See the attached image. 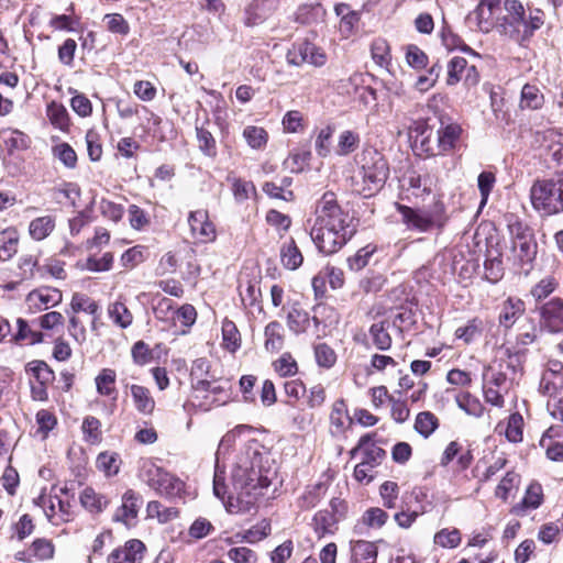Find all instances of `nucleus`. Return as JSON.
Instances as JSON below:
<instances>
[{
	"label": "nucleus",
	"mask_w": 563,
	"mask_h": 563,
	"mask_svg": "<svg viewBox=\"0 0 563 563\" xmlns=\"http://www.w3.org/2000/svg\"><path fill=\"white\" fill-rule=\"evenodd\" d=\"M280 0H252L245 10V24L249 26L263 23L279 8Z\"/></svg>",
	"instance_id": "6ab92c4d"
},
{
	"label": "nucleus",
	"mask_w": 563,
	"mask_h": 563,
	"mask_svg": "<svg viewBox=\"0 0 563 563\" xmlns=\"http://www.w3.org/2000/svg\"><path fill=\"white\" fill-rule=\"evenodd\" d=\"M194 389L197 391H208L216 396H223L217 398L218 401L225 404L229 398L228 394V382H218V380H208V379H199L194 383Z\"/></svg>",
	"instance_id": "37998d69"
},
{
	"label": "nucleus",
	"mask_w": 563,
	"mask_h": 563,
	"mask_svg": "<svg viewBox=\"0 0 563 563\" xmlns=\"http://www.w3.org/2000/svg\"><path fill=\"white\" fill-rule=\"evenodd\" d=\"M333 133L334 128L332 125H327L318 132L314 147L319 156L327 157L330 154Z\"/></svg>",
	"instance_id": "69168bd1"
},
{
	"label": "nucleus",
	"mask_w": 563,
	"mask_h": 563,
	"mask_svg": "<svg viewBox=\"0 0 563 563\" xmlns=\"http://www.w3.org/2000/svg\"><path fill=\"white\" fill-rule=\"evenodd\" d=\"M262 455L243 456L232 470L231 481L238 503L236 511H250L271 485L268 472L261 468Z\"/></svg>",
	"instance_id": "f257e3e1"
},
{
	"label": "nucleus",
	"mask_w": 563,
	"mask_h": 563,
	"mask_svg": "<svg viewBox=\"0 0 563 563\" xmlns=\"http://www.w3.org/2000/svg\"><path fill=\"white\" fill-rule=\"evenodd\" d=\"M352 563H376L378 548L376 543L366 540H357L352 543Z\"/></svg>",
	"instance_id": "a878e982"
},
{
	"label": "nucleus",
	"mask_w": 563,
	"mask_h": 563,
	"mask_svg": "<svg viewBox=\"0 0 563 563\" xmlns=\"http://www.w3.org/2000/svg\"><path fill=\"white\" fill-rule=\"evenodd\" d=\"M63 300V294L59 289L44 286L30 291L25 302L31 312L47 310L59 305Z\"/></svg>",
	"instance_id": "f8f14e48"
},
{
	"label": "nucleus",
	"mask_w": 563,
	"mask_h": 563,
	"mask_svg": "<svg viewBox=\"0 0 563 563\" xmlns=\"http://www.w3.org/2000/svg\"><path fill=\"white\" fill-rule=\"evenodd\" d=\"M538 252L536 238L512 242L508 260L521 273L528 274L532 267Z\"/></svg>",
	"instance_id": "9d476101"
},
{
	"label": "nucleus",
	"mask_w": 563,
	"mask_h": 563,
	"mask_svg": "<svg viewBox=\"0 0 563 563\" xmlns=\"http://www.w3.org/2000/svg\"><path fill=\"white\" fill-rule=\"evenodd\" d=\"M25 373L29 376V383L49 385L55 378L53 369L40 360L29 362L25 365Z\"/></svg>",
	"instance_id": "bb28decb"
},
{
	"label": "nucleus",
	"mask_w": 563,
	"mask_h": 563,
	"mask_svg": "<svg viewBox=\"0 0 563 563\" xmlns=\"http://www.w3.org/2000/svg\"><path fill=\"white\" fill-rule=\"evenodd\" d=\"M131 396L136 410L143 415H151L155 408V400L150 390L141 385H131Z\"/></svg>",
	"instance_id": "c756f323"
},
{
	"label": "nucleus",
	"mask_w": 563,
	"mask_h": 563,
	"mask_svg": "<svg viewBox=\"0 0 563 563\" xmlns=\"http://www.w3.org/2000/svg\"><path fill=\"white\" fill-rule=\"evenodd\" d=\"M314 220L327 227L345 231L347 233H356V223L350 213L342 209L339 205L336 196L332 191H327L317 201L314 210Z\"/></svg>",
	"instance_id": "0eeeda50"
},
{
	"label": "nucleus",
	"mask_w": 563,
	"mask_h": 563,
	"mask_svg": "<svg viewBox=\"0 0 563 563\" xmlns=\"http://www.w3.org/2000/svg\"><path fill=\"white\" fill-rule=\"evenodd\" d=\"M325 487L322 483L308 486L302 495L298 498L300 509L308 510L313 508L324 495Z\"/></svg>",
	"instance_id": "c03bdc74"
},
{
	"label": "nucleus",
	"mask_w": 563,
	"mask_h": 563,
	"mask_svg": "<svg viewBox=\"0 0 563 563\" xmlns=\"http://www.w3.org/2000/svg\"><path fill=\"white\" fill-rule=\"evenodd\" d=\"M273 368L280 377H291L298 373V364L290 353H284L274 361Z\"/></svg>",
	"instance_id": "4d7b16f0"
},
{
	"label": "nucleus",
	"mask_w": 563,
	"mask_h": 563,
	"mask_svg": "<svg viewBox=\"0 0 563 563\" xmlns=\"http://www.w3.org/2000/svg\"><path fill=\"white\" fill-rule=\"evenodd\" d=\"M287 324L294 333H303L310 325L309 313L294 306L287 314Z\"/></svg>",
	"instance_id": "ea45409f"
},
{
	"label": "nucleus",
	"mask_w": 563,
	"mask_h": 563,
	"mask_svg": "<svg viewBox=\"0 0 563 563\" xmlns=\"http://www.w3.org/2000/svg\"><path fill=\"white\" fill-rule=\"evenodd\" d=\"M388 322L379 321L369 327L368 333L373 345L379 351H388L391 347L393 339L388 332Z\"/></svg>",
	"instance_id": "7c9ffc66"
},
{
	"label": "nucleus",
	"mask_w": 563,
	"mask_h": 563,
	"mask_svg": "<svg viewBox=\"0 0 563 563\" xmlns=\"http://www.w3.org/2000/svg\"><path fill=\"white\" fill-rule=\"evenodd\" d=\"M533 209L545 216L563 212V173L551 179H538L530 188Z\"/></svg>",
	"instance_id": "423d86ee"
},
{
	"label": "nucleus",
	"mask_w": 563,
	"mask_h": 563,
	"mask_svg": "<svg viewBox=\"0 0 563 563\" xmlns=\"http://www.w3.org/2000/svg\"><path fill=\"white\" fill-rule=\"evenodd\" d=\"M146 511L148 517L157 518L162 523L168 522L178 517V510L175 507H165L157 500H152L147 504Z\"/></svg>",
	"instance_id": "603ef678"
},
{
	"label": "nucleus",
	"mask_w": 563,
	"mask_h": 563,
	"mask_svg": "<svg viewBox=\"0 0 563 563\" xmlns=\"http://www.w3.org/2000/svg\"><path fill=\"white\" fill-rule=\"evenodd\" d=\"M70 307L75 313L82 311L96 317L99 312L98 302L81 292H75L73 295Z\"/></svg>",
	"instance_id": "5fc2aeb1"
},
{
	"label": "nucleus",
	"mask_w": 563,
	"mask_h": 563,
	"mask_svg": "<svg viewBox=\"0 0 563 563\" xmlns=\"http://www.w3.org/2000/svg\"><path fill=\"white\" fill-rule=\"evenodd\" d=\"M461 532L459 529H441L434 534L433 541L437 545L446 549H454L461 543Z\"/></svg>",
	"instance_id": "bf43d9fd"
},
{
	"label": "nucleus",
	"mask_w": 563,
	"mask_h": 563,
	"mask_svg": "<svg viewBox=\"0 0 563 563\" xmlns=\"http://www.w3.org/2000/svg\"><path fill=\"white\" fill-rule=\"evenodd\" d=\"M522 351L504 350L506 360H501L498 366H489L483 374V394L485 401L494 407L503 408L505 396L511 388L514 380L522 372Z\"/></svg>",
	"instance_id": "f03ea898"
},
{
	"label": "nucleus",
	"mask_w": 563,
	"mask_h": 563,
	"mask_svg": "<svg viewBox=\"0 0 563 563\" xmlns=\"http://www.w3.org/2000/svg\"><path fill=\"white\" fill-rule=\"evenodd\" d=\"M563 364L559 361H550L548 368L542 374L539 389L541 393L563 390Z\"/></svg>",
	"instance_id": "b1692460"
},
{
	"label": "nucleus",
	"mask_w": 563,
	"mask_h": 563,
	"mask_svg": "<svg viewBox=\"0 0 563 563\" xmlns=\"http://www.w3.org/2000/svg\"><path fill=\"white\" fill-rule=\"evenodd\" d=\"M462 134V128L456 122L441 121V126L437 131L435 135L438 139L437 147L441 150L442 154L450 152L455 148Z\"/></svg>",
	"instance_id": "4be33fe9"
},
{
	"label": "nucleus",
	"mask_w": 563,
	"mask_h": 563,
	"mask_svg": "<svg viewBox=\"0 0 563 563\" xmlns=\"http://www.w3.org/2000/svg\"><path fill=\"white\" fill-rule=\"evenodd\" d=\"M80 503L88 511L100 514L108 506L109 500L91 487H86L80 494Z\"/></svg>",
	"instance_id": "f704fd0d"
},
{
	"label": "nucleus",
	"mask_w": 563,
	"mask_h": 563,
	"mask_svg": "<svg viewBox=\"0 0 563 563\" xmlns=\"http://www.w3.org/2000/svg\"><path fill=\"white\" fill-rule=\"evenodd\" d=\"M329 432L333 438H342L353 424V418L350 417L347 405L344 399H336L329 413Z\"/></svg>",
	"instance_id": "dca6fc26"
},
{
	"label": "nucleus",
	"mask_w": 563,
	"mask_h": 563,
	"mask_svg": "<svg viewBox=\"0 0 563 563\" xmlns=\"http://www.w3.org/2000/svg\"><path fill=\"white\" fill-rule=\"evenodd\" d=\"M543 501L544 494L541 484L532 482L526 488L522 499L511 507L510 512L519 517H525L529 511L538 509Z\"/></svg>",
	"instance_id": "f3484780"
},
{
	"label": "nucleus",
	"mask_w": 563,
	"mask_h": 563,
	"mask_svg": "<svg viewBox=\"0 0 563 563\" xmlns=\"http://www.w3.org/2000/svg\"><path fill=\"white\" fill-rule=\"evenodd\" d=\"M117 374L112 368H102L95 378L97 393L101 396L117 398Z\"/></svg>",
	"instance_id": "2f4dec72"
},
{
	"label": "nucleus",
	"mask_w": 563,
	"mask_h": 563,
	"mask_svg": "<svg viewBox=\"0 0 563 563\" xmlns=\"http://www.w3.org/2000/svg\"><path fill=\"white\" fill-rule=\"evenodd\" d=\"M222 342L224 349L231 353L241 346V334L235 323L229 319H224L222 322Z\"/></svg>",
	"instance_id": "4c0bfd02"
},
{
	"label": "nucleus",
	"mask_w": 563,
	"mask_h": 563,
	"mask_svg": "<svg viewBox=\"0 0 563 563\" xmlns=\"http://www.w3.org/2000/svg\"><path fill=\"white\" fill-rule=\"evenodd\" d=\"M196 136L198 140V147L205 156L214 158L217 156V142L212 133L203 128L196 126Z\"/></svg>",
	"instance_id": "3c124183"
},
{
	"label": "nucleus",
	"mask_w": 563,
	"mask_h": 563,
	"mask_svg": "<svg viewBox=\"0 0 563 563\" xmlns=\"http://www.w3.org/2000/svg\"><path fill=\"white\" fill-rule=\"evenodd\" d=\"M360 141L361 140L358 133L352 130H344L338 137L335 153L339 156H346L358 147Z\"/></svg>",
	"instance_id": "a18cd8bd"
},
{
	"label": "nucleus",
	"mask_w": 563,
	"mask_h": 563,
	"mask_svg": "<svg viewBox=\"0 0 563 563\" xmlns=\"http://www.w3.org/2000/svg\"><path fill=\"white\" fill-rule=\"evenodd\" d=\"M264 347L269 353H276L284 346L285 334L282 323L278 321L269 322L264 330Z\"/></svg>",
	"instance_id": "cd10ccee"
},
{
	"label": "nucleus",
	"mask_w": 563,
	"mask_h": 563,
	"mask_svg": "<svg viewBox=\"0 0 563 563\" xmlns=\"http://www.w3.org/2000/svg\"><path fill=\"white\" fill-rule=\"evenodd\" d=\"M540 327L550 333L563 331V299L552 298L541 306Z\"/></svg>",
	"instance_id": "ddd939ff"
},
{
	"label": "nucleus",
	"mask_w": 563,
	"mask_h": 563,
	"mask_svg": "<svg viewBox=\"0 0 563 563\" xmlns=\"http://www.w3.org/2000/svg\"><path fill=\"white\" fill-rule=\"evenodd\" d=\"M152 489L161 496L174 499L181 496L185 489V484L174 474L164 471Z\"/></svg>",
	"instance_id": "5701e85b"
},
{
	"label": "nucleus",
	"mask_w": 563,
	"mask_h": 563,
	"mask_svg": "<svg viewBox=\"0 0 563 563\" xmlns=\"http://www.w3.org/2000/svg\"><path fill=\"white\" fill-rule=\"evenodd\" d=\"M499 4L500 0H481L475 10L468 14V22L476 25L481 32L488 33L495 25L494 15Z\"/></svg>",
	"instance_id": "4468645a"
},
{
	"label": "nucleus",
	"mask_w": 563,
	"mask_h": 563,
	"mask_svg": "<svg viewBox=\"0 0 563 563\" xmlns=\"http://www.w3.org/2000/svg\"><path fill=\"white\" fill-rule=\"evenodd\" d=\"M280 258L284 266L288 269H297L303 261V256L297 247L294 239L283 245L280 250Z\"/></svg>",
	"instance_id": "a19ab883"
},
{
	"label": "nucleus",
	"mask_w": 563,
	"mask_h": 563,
	"mask_svg": "<svg viewBox=\"0 0 563 563\" xmlns=\"http://www.w3.org/2000/svg\"><path fill=\"white\" fill-rule=\"evenodd\" d=\"M0 239V261H9L18 252V235L15 232L2 231Z\"/></svg>",
	"instance_id": "680f3d73"
},
{
	"label": "nucleus",
	"mask_w": 563,
	"mask_h": 563,
	"mask_svg": "<svg viewBox=\"0 0 563 563\" xmlns=\"http://www.w3.org/2000/svg\"><path fill=\"white\" fill-rule=\"evenodd\" d=\"M35 504L43 508L46 518L53 525H59L60 522L68 521L69 519L70 505L63 501L57 496L41 494L35 500Z\"/></svg>",
	"instance_id": "2eb2a0df"
},
{
	"label": "nucleus",
	"mask_w": 563,
	"mask_h": 563,
	"mask_svg": "<svg viewBox=\"0 0 563 563\" xmlns=\"http://www.w3.org/2000/svg\"><path fill=\"white\" fill-rule=\"evenodd\" d=\"M55 228V219L52 216L38 217L31 221L29 233L32 239L42 241L46 239Z\"/></svg>",
	"instance_id": "c9c22d12"
},
{
	"label": "nucleus",
	"mask_w": 563,
	"mask_h": 563,
	"mask_svg": "<svg viewBox=\"0 0 563 563\" xmlns=\"http://www.w3.org/2000/svg\"><path fill=\"white\" fill-rule=\"evenodd\" d=\"M108 313L113 323L121 329L129 328L133 322V314L123 302L111 303Z\"/></svg>",
	"instance_id": "58836bf2"
},
{
	"label": "nucleus",
	"mask_w": 563,
	"mask_h": 563,
	"mask_svg": "<svg viewBox=\"0 0 563 563\" xmlns=\"http://www.w3.org/2000/svg\"><path fill=\"white\" fill-rule=\"evenodd\" d=\"M523 418L519 412H514L509 416L506 427L501 423L497 426V430L505 433L508 441L518 443L522 441L523 432Z\"/></svg>",
	"instance_id": "72a5a7b5"
},
{
	"label": "nucleus",
	"mask_w": 563,
	"mask_h": 563,
	"mask_svg": "<svg viewBox=\"0 0 563 563\" xmlns=\"http://www.w3.org/2000/svg\"><path fill=\"white\" fill-rule=\"evenodd\" d=\"M526 312V303L518 297H508L500 307L498 316L499 325L505 330L514 327L517 320Z\"/></svg>",
	"instance_id": "aec40b11"
},
{
	"label": "nucleus",
	"mask_w": 563,
	"mask_h": 563,
	"mask_svg": "<svg viewBox=\"0 0 563 563\" xmlns=\"http://www.w3.org/2000/svg\"><path fill=\"white\" fill-rule=\"evenodd\" d=\"M47 117L55 128L62 131L68 129L69 117L66 108L63 104L57 103L55 101L51 102L47 106Z\"/></svg>",
	"instance_id": "864d4df0"
},
{
	"label": "nucleus",
	"mask_w": 563,
	"mask_h": 563,
	"mask_svg": "<svg viewBox=\"0 0 563 563\" xmlns=\"http://www.w3.org/2000/svg\"><path fill=\"white\" fill-rule=\"evenodd\" d=\"M371 54L373 60L379 67L388 69L391 62V55L389 44L386 40L380 37L375 38L371 45Z\"/></svg>",
	"instance_id": "79ce46f5"
},
{
	"label": "nucleus",
	"mask_w": 563,
	"mask_h": 563,
	"mask_svg": "<svg viewBox=\"0 0 563 563\" xmlns=\"http://www.w3.org/2000/svg\"><path fill=\"white\" fill-rule=\"evenodd\" d=\"M506 222L511 243L534 238L533 230L518 216L514 213L507 214Z\"/></svg>",
	"instance_id": "c85d7f7f"
},
{
	"label": "nucleus",
	"mask_w": 563,
	"mask_h": 563,
	"mask_svg": "<svg viewBox=\"0 0 563 563\" xmlns=\"http://www.w3.org/2000/svg\"><path fill=\"white\" fill-rule=\"evenodd\" d=\"M3 142L9 152L23 151L29 147L30 137L21 131L12 130L4 133Z\"/></svg>",
	"instance_id": "0e129e2a"
},
{
	"label": "nucleus",
	"mask_w": 563,
	"mask_h": 563,
	"mask_svg": "<svg viewBox=\"0 0 563 563\" xmlns=\"http://www.w3.org/2000/svg\"><path fill=\"white\" fill-rule=\"evenodd\" d=\"M240 297L244 308L257 305L261 298V288L258 283L249 280L245 286L240 285Z\"/></svg>",
	"instance_id": "e2e57ef3"
},
{
	"label": "nucleus",
	"mask_w": 563,
	"mask_h": 563,
	"mask_svg": "<svg viewBox=\"0 0 563 563\" xmlns=\"http://www.w3.org/2000/svg\"><path fill=\"white\" fill-rule=\"evenodd\" d=\"M544 104V96L536 85H523L520 93V108L539 110Z\"/></svg>",
	"instance_id": "473e14b6"
},
{
	"label": "nucleus",
	"mask_w": 563,
	"mask_h": 563,
	"mask_svg": "<svg viewBox=\"0 0 563 563\" xmlns=\"http://www.w3.org/2000/svg\"><path fill=\"white\" fill-rule=\"evenodd\" d=\"M353 235L352 233L334 229L333 227L329 228L316 220L310 229V236L314 245L320 253L325 255L336 253Z\"/></svg>",
	"instance_id": "6e6552de"
},
{
	"label": "nucleus",
	"mask_w": 563,
	"mask_h": 563,
	"mask_svg": "<svg viewBox=\"0 0 563 563\" xmlns=\"http://www.w3.org/2000/svg\"><path fill=\"white\" fill-rule=\"evenodd\" d=\"M287 64L290 66H301L309 64L314 67H321L327 63V55L320 47L310 42L294 44L286 54Z\"/></svg>",
	"instance_id": "1a4fd4ad"
},
{
	"label": "nucleus",
	"mask_w": 563,
	"mask_h": 563,
	"mask_svg": "<svg viewBox=\"0 0 563 563\" xmlns=\"http://www.w3.org/2000/svg\"><path fill=\"white\" fill-rule=\"evenodd\" d=\"M247 145L253 150H262L266 146L268 134L264 128L247 125L242 133Z\"/></svg>",
	"instance_id": "49530a36"
},
{
	"label": "nucleus",
	"mask_w": 563,
	"mask_h": 563,
	"mask_svg": "<svg viewBox=\"0 0 563 563\" xmlns=\"http://www.w3.org/2000/svg\"><path fill=\"white\" fill-rule=\"evenodd\" d=\"M456 404L468 416L479 418L483 416L485 407L478 398L470 393H463L456 396Z\"/></svg>",
	"instance_id": "09e8293b"
},
{
	"label": "nucleus",
	"mask_w": 563,
	"mask_h": 563,
	"mask_svg": "<svg viewBox=\"0 0 563 563\" xmlns=\"http://www.w3.org/2000/svg\"><path fill=\"white\" fill-rule=\"evenodd\" d=\"M545 450V455L554 462L563 461V427L551 426L543 433L539 442Z\"/></svg>",
	"instance_id": "a211bd4d"
},
{
	"label": "nucleus",
	"mask_w": 563,
	"mask_h": 563,
	"mask_svg": "<svg viewBox=\"0 0 563 563\" xmlns=\"http://www.w3.org/2000/svg\"><path fill=\"white\" fill-rule=\"evenodd\" d=\"M228 558L233 563H257L258 556L255 551L246 547H236L228 551Z\"/></svg>",
	"instance_id": "774afa93"
},
{
	"label": "nucleus",
	"mask_w": 563,
	"mask_h": 563,
	"mask_svg": "<svg viewBox=\"0 0 563 563\" xmlns=\"http://www.w3.org/2000/svg\"><path fill=\"white\" fill-rule=\"evenodd\" d=\"M388 175L389 167L384 156L376 150H365L362 153L358 172L361 184L356 183V190L364 197H369L384 186Z\"/></svg>",
	"instance_id": "39448f33"
},
{
	"label": "nucleus",
	"mask_w": 563,
	"mask_h": 563,
	"mask_svg": "<svg viewBox=\"0 0 563 563\" xmlns=\"http://www.w3.org/2000/svg\"><path fill=\"white\" fill-rule=\"evenodd\" d=\"M144 544L140 540L132 539L123 547L114 549L108 556V563H135L142 559Z\"/></svg>",
	"instance_id": "412c9836"
},
{
	"label": "nucleus",
	"mask_w": 563,
	"mask_h": 563,
	"mask_svg": "<svg viewBox=\"0 0 563 563\" xmlns=\"http://www.w3.org/2000/svg\"><path fill=\"white\" fill-rule=\"evenodd\" d=\"M439 427V419L430 411L419 412L415 421V430L423 438H429Z\"/></svg>",
	"instance_id": "de8ad7c7"
},
{
	"label": "nucleus",
	"mask_w": 563,
	"mask_h": 563,
	"mask_svg": "<svg viewBox=\"0 0 563 563\" xmlns=\"http://www.w3.org/2000/svg\"><path fill=\"white\" fill-rule=\"evenodd\" d=\"M505 14L499 23V31L506 37L518 44L530 41L536 31L545 21V13L539 8H525L519 0L504 1Z\"/></svg>",
	"instance_id": "7ed1b4c3"
},
{
	"label": "nucleus",
	"mask_w": 563,
	"mask_h": 563,
	"mask_svg": "<svg viewBox=\"0 0 563 563\" xmlns=\"http://www.w3.org/2000/svg\"><path fill=\"white\" fill-rule=\"evenodd\" d=\"M141 503V496L133 489H128L122 496V505L114 514L113 520L126 523L130 519L136 518Z\"/></svg>",
	"instance_id": "393cba45"
},
{
	"label": "nucleus",
	"mask_w": 563,
	"mask_h": 563,
	"mask_svg": "<svg viewBox=\"0 0 563 563\" xmlns=\"http://www.w3.org/2000/svg\"><path fill=\"white\" fill-rule=\"evenodd\" d=\"M396 209L401 216L402 223L408 230L421 233L443 230L448 222L445 207L438 201L428 208H411L401 203H396Z\"/></svg>",
	"instance_id": "20e7f679"
},
{
	"label": "nucleus",
	"mask_w": 563,
	"mask_h": 563,
	"mask_svg": "<svg viewBox=\"0 0 563 563\" xmlns=\"http://www.w3.org/2000/svg\"><path fill=\"white\" fill-rule=\"evenodd\" d=\"M96 464L107 476H113L119 473L120 459L117 453L102 452L97 456Z\"/></svg>",
	"instance_id": "13d9d810"
},
{
	"label": "nucleus",
	"mask_w": 563,
	"mask_h": 563,
	"mask_svg": "<svg viewBox=\"0 0 563 563\" xmlns=\"http://www.w3.org/2000/svg\"><path fill=\"white\" fill-rule=\"evenodd\" d=\"M18 331L13 335L15 342L26 341L29 344H37L43 341V334L38 331H34L29 325L27 321L19 318L16 320Z\"/></svg>",
	"instance_id": "6e6d98bb"
},
{
	"label": "nucleus",
	"mask_w": 563,
	"mask_h": 563,
	"mask_svg": "<svg viewBox=\"0 0 563 563\" xmlns=\"http://www.w3.org/2000/svg\"><path fill=\"white\" fill-rule=\"evenodd\" d=\"M188 224L192 238L200 243H209L216 240L217 232L214 224L209 220L207 210L199 209L190 211Z\"/></svg>",
	"instance_id": "9b49d317"
},
{
	"label": "nucleus",
	"mask_w": 563,
	"mask_h": 563,
	"mask_svg": "<svg viewBox=\"0 0 563 563\" xmlns=\"http://www.w3.org/2000/svg\"><path fill=\"white\" fill-rule=\"evenodd\" d=\"M313 528L319 537L333 533L338 519L333 511L328 509L319 510L313 517Z\"/></svg>",
	"instance_id": "e433bc0d"
},
{
	"label": "nucleus",
	"mask_w": 563,
	"mask_h": 563,
	"mask_svg": "<svg viewBox=\"0 0 563 563\" xmlns=\"http://www.w3.org/2000/svg\"><path fill=\"white\" fill-rule=\"evenodd\" d=\"M388 520V514L378 507L367 509L362 516V522L368 528L379 529Z\"/></svg>",
	"instance_id": "338daca9"
},
{
	"label": "nucleus",
	"mask_w": 563,
	"mask_h": 563,
	"mask_svg": "<svg viewBox=\"0 0 563 563\" xmlns=\"http://www.w3.org/2000/svg\"><path fill=\"white\" fill-rule=\"evenodd\" d=\"M165 470L153 463L151 460H144L139 471V477L146 485L153 488L156 484L157 478L162 475Z\"/></svg>",
	"instance_id": "052dcab7"
},
{
	"label": "nucleus",
	"mask_w": 563,
	"mask_h": 563,
	"mask_svg": "<svg viewBox=\"0 0 563 563\" xmlns=\"http://www.w3.org/2000/svg\"><path fill=\"white\" fill-rule=\"evenodd\" d=\"M520 475L514 471L507 472L495 489V497L507 501L509 494L519 487Z\"/></svg>",
	"instance_id": "8fccbe9b"
}]
</instances>
